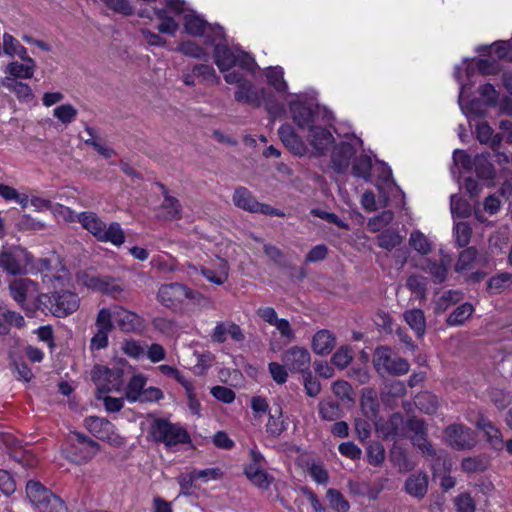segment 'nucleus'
I'll use <instances>...</instances> for the list:
<instances>
[{"label": "nucleus", "mask_w": 512, "mask_h": 512, "mask_svg": "<svg viewBox=\"0 0 512 512\" xmlns=\"http://www.w3.org/2000/svg\"><path fill=\"white\" fill-rule=\"evenodd\" d=\"M54 116L64 124H69L77 116V110L71 104H63L53 111Z\"/></svg>", "instance_id": "obj_55"}, {"label": "nucleus", "mask_w": 512, "mask_h": 512, "mask_svg": "<svg viewBox=\"0 0 512 512\" xmlns=\"http://www.w3.org/2000/svg\"><path fill=\"white\" fill-rule=\"evenodd\" d=\"M196 292L180 283H170L159 288L157 298L168 308H175L185 299H194Z\"/></svg>", "instance_id": "obj_10"}, {"label": "nucleus", "mask_w": 512, "mask_h": 512, "mask_svg": "<svg viewBox=\"0 0 512 512\" xmlns=\"http://www.w3.org/2000/svg\"><path fill=\"white\" fill-rule=\"evenodd\" d=\"M319 415L327 421H334L340 416L339 405L333 401L321 402L319 404Z\"/></svg>", "instance_id": "obj_51"}, {"label": "nucleus", "mask_w": 512, "mask_h": 512, "mask_svg": "<svg viewBox=\"0 0 512 512\" xmlns=\"http://www.w3.org/2000/svg\"><path fill=\"white\" fill-rule=\"evenodd\" d=\"M335 346V337L328 330L318 331L312 339V349L318 355L329 354Z\"/></svg>", "instance_id": "obj_27"}, {"label": "nucleus", "mask_w": 512, "mask_h": 512, "mask_svg": "<svg viewBox=\"0 0 512 512\" xmlns=\"http://www.w3.org/2000/svg\"><path fill=\"white\" fill-rule=\"evenodd\" d=\"M228 336L236 342H241L245 338L239 325L225 321L217 323L211 334V340L214 343H223Z\"/></svg>", "instance_id": "obj_21"}, {"label": "nucleus", "mask_w": 512, "mask_h": 512, "mask_svg": "<svg viewBox=\"0 0 512 512\" xmlns=\"http://www.w3.org/2000/svg\"><path fill=\"white\" fill-rule=\"evenodd\" d=\"M233 203L240 209L251 213L283 217L284 213L268 204L260 203L245 187H238L233 194Z\"/></svg>", "instance_id": "obj_9"}, {"label": "nucleus", "mask_w": 512, "mask_h": 512, "mask_svg": "<svg viewBox=\"0 0 512 512\" xmlns=\"http://www.w3.org/2000/svg\"><path fill=\"white\" fill-rule=\"evenodd\" d=\"M103 2L109 9L124 16L132 15L134 12L129 0H103Z\"/></svg>", "instance_id": "obj_58"}, {"label": "nucleus", "mask_w": 512, "mask_h": 512, "mask_svg": "<svg viewBox=\"0 0 512 512\" xmlns=\"http://www.w3.org/2000/svg\"><path fill=\"white\" fill-rule=\"evenodd\" d=\"M429 477L424 472H416L407 477L404 491L411 497L421 500L428 492Z\"/></svg>", "instance_id": "obj_17"}, {"label": "nucleus", "mask_w": 512, "mask_h": 512, "mask_svg": "<svg viewBox=\"0 0 512 512\" xmlns=\"http://www.w3.org/2000/svg\"><path fill=\"white\" fill-rule=\"evenodd\" d=\"M283 144L296 155H303L306 151V146L303 140L296 134L294 128L289 124H283L278 130Z\"/></svg>", "instance_id": "obj_22"}, {"label": "nucleus", "mask_w": 512, "mask_h": 512, "mask_svg": "<svg viewBox=\"0 0 512 512\" xmlns=\"http://www.w3.org/2000/svg\"><path fill=\"white\" fill-rule=\"evenodd\" d=\"M471 227L465 222H458L455 225V237L460 247H465L470 242Z\"/></svg>", "instance_id": "obj_61"}, {"label": "nucleus", "mask_w": 512, "mask_h": 512, "mask_svg": "<svg viewBox=\"0 0 512 512\" xmlns=\"http://www.w3.org/2000/svg\"><path fill=\"white\" fill-rule=\"evenodd\" d=\"M353 360V350L350 346H341L332 356L331 362L339 369L346 368Z\"/></svg>", "instance_id": "obj_45"}, {"label": "nucleus", "mask_w": 512, "mask_h": 512, "mask_svg": "<svg viewBox=\"0 0 512 512\" xmlns=\"http://www.w3.org/2000/svg\"><path fill=\"white\" fill-rule=\"evenodd\" d=\"M477 256V251L475 248L470 247L463 250L458 258V261L455 265V269L457 272H462L471 268L472 263L475 261Z\"/></svg>", "instance_id": "obj_50"}, {"label": "nucleus", "mask_w": 512, "mask_h": 512, "mask_svg": "<svg viewBox=\"0 0 512 512\" xmlns=\"http://www.w3.org/2000/svg\"><path fill=\"white\" fill-rule=\"evenodd\" d=\"M461 467L465 472H482L487 467V462L483 457H467L462 460Z\"/></svg>", "instance_id": "obj_56"}, {"label": "nucleus", "mask_w": 512, "mask_h": 512, "mask_svg": "<svg viewBox=\"0 0 512 512\" xmlns=\"http://www.w3.org/2000/svg\"><path fill=\"white\" fill-rule=\"evenodd\" d=\"M307 131V141L320 153L326 151L334 142L331 131L325 127L316 125V123L308 128Z\"/></svg>", "instance_id": "obj_19"}, {"label": "nucleus", "mask_w": 512, "mask_h": 512, "mask_svg": "<svg viewBox=\"0 0 512 512\" xmlns=\"http://www.w3.org/2000/svg\"><path fill=\"white\" fill-rule=\"evenodd\" d=\"M349 492L355 496L368 497L375 500L380 490L374 489L369 482L361 479H351L347 483Z\"/></svg>", "instance_id": "obj_31"}, {"label": "nucleus", "mask_w": 512, "mask_h": 512, "mask_svg": "<svg viewBox=\"0 0 512 512\" xmlns=\"http://www.w3.org/2000/svg\"><path fill=\"white\" fill-rule=\"evenodd\" d=\"M11 297L21 306L28 299H37L39 294L38 284L29 278L14 279L9 285Z\"/></svg>", "instance_id": "obj_15"}, {"label": "nucleus", "mask_w": 512, "mask_h": 512, "mask_svg": "<svg viewBox=\"0 0 512 512\" xmlns=\"http://www.w3.org/2000/svg\"><path fill=\"white\" fill-rule=\"evenodd\" d=\"M473 165L475 166V171L479 178L485 180H491L494 178L495 169L488 156L484 154L477 155L473 160Z\"/></svg>", "instance_id": "obj_35"}, {"label": "nucleus", "mask_w": 512, "mask_h": 512, "mask_svg": "<svg viewBox=\"0 0 512 512\" xmlns=\"http://www.w3.org/2000/svg\"><path fill=\"white\" fill-rule=\"evenodd\" d=\"M476 427L483 432L486 442L496 451L504 448V439L501 430L486 417L477 420Z\"/></svg>", "instance_id": "obj_18"}, {"label": "nucleus", "mask_w": 512, "mask_h": 512, "mask_svg": "<svg viewBox=\"0 0 512 512\" xmlns=\"http://www.w3.org/2000/svg\"><path fill=\"white\" fill-rule=\"evenodd\" d=\"M282 363L292 372L305 374L310 371L311 356L309 351L300 346H293L283 352Z\"/></svg>", "instance_id": "obj_12"}, {"label": "nucleus", "mask_w": 512, "mask_h": 512, "mask_svg": "<svg viewBox=\"0 0 512 512\" xmlns=\"http://www.w3.org/2000/svg\"><path fill=\"white\" fill-rule=\"evenodd\" d=\"M512 285V275L508 273L500 274L493 277L488 282V290L491 293H500L501 291Z\"/></svg>", "instance_id": "obj_49"}, {"label": "nucleus", "mask_w": 512, "mask_h": 512, "mask_svg": "<svg viewBox=\"0 0 512 512\" xmlns=\"http://www.w3.org/2000/svg\"><path fill=\"white\" fill-rule=\"evenodd\" d=\"M84 425L95 437L115 447L125 443L124 438L116 432L115 426L105 418L89 416L84 420Z\"/></svg>", "instance_id": "obj_8"}, {"label": "nucleus", "mask_w": 512, "mask_h": 512, "mask_svg": "<svg viewBox=\"0 0 512 512\" xmlns=\"http://www.w3.org/2000/svg\"><path fill=\"white\" fill-rule=\"evenodd\" d=\"M113 312L108 308H102L99 310L95 326L99 330L111 332L113 329Z\"/></svg>", "instance_id": "obj_54"}, {"label": "nucleus", "mask_w": 512, "mask_h": 512, "mask_svg": "<svg viewBox=\"0 0 512 512\" xmlns=\"http://www.w3.org/2000/svg\"><path fill=\"white\" fill-rule=\"evenodd\" d=\"M391 461L398 468L399 472H408L415 467V463L409 459L402 449H397L392 452Z\"/></svg>", "instance_id": "obj_48"}, {"label": "nucleus", "mask_w": 512, "mask_h": 512, "mask_svg": "<svg viewBox=\"0 0 512 512\" xmlns=\"http://www.w3.org/2000/svg\"><path fill=\"white\" fill-rule=\"evenodd\" d=\"M237 102L247 103L255 106L260 104V95L249 80L241 82L235 92Z\"/></svg>", "instance_id": "obj_28"}, {"label": "nucleus", "mask_w": 512, "mask_h": 512, "mask_svg": "<svg viewBox=\"0 0 512 512\" xmlns=\"http://www.w3.org/2000/svg\"><path fill=\"white\" fill-rule=\"evenodd\" d=\"M266 78L268 83L277 91L285 92L287 90V83L284 80V71L282 67H270L267 69Z\"/></svg>", "instance_id": "obj_39"}, {"label": "nucleus", "mask_w": 512, "mask_h": 512, "mask_svg": "<svg viewBox=\"0 0 512 512\" xmlns=\"http://www.w3.org/2000/svg\"><path fill=\"white\" fill-rule=\"evenodd\" d=\"M373 365L378 374L404 375L409 371L408 361L395 354L389 347H377L373 354Z\"/></svg>", "instance_id": "obj_3"}, {"label": "nucleus", "mask_w": 512, "mask_h": 512, "mask_svg": "<svg viewBox=\"0 0 512 512\" xmlns=\"http://www.w3.org/2000/svg\"><path fill=\"white\" fill-rule=\"evenodd\" d=\"M293 122L302 130L310 128L316 123V109L308 105L295 95V98L288 102Z\"/></svg>", "instance_id": "obj_13"}, {"label": "nucleus", "mask_w": 512, "mask_h": 512, "mask_svg": "<svg viewBox=\"0 0 512 512\" xmlns=\"http://www.w3.org/2000/svg\"><path fill=\"white\" fill-rule=\"evenodd\" d=\"M146 377L142 374L134 375L127 384L126 398L130 402H137L141 398V393L145 389Z\"/></svg>", "instance_id": "obj_34"}, {"label": "nucleus", "mask_w": 512, "mask_h": 512, "mask_svg": "<svg viewBox=\"0 0 512 512\" xmlns=\"http://www.w3.org/2000/svg\"><path fill=\"white\" fill-rule=\"evenodd\" d=\"M474 308L470 303H464L458 306L447 318V324L450 326L462 325L473 313Z\"/></svg>", "instance_id": "obj_40"}, {"label": "nucleus", "mask_w": 512, "mask_h": 512, "mask_svg": "<svg viewBox=\"0 0 512 512\" xmlns=\"http://www.w3.org/2000/svg\"><path fill=\"white\" fill-rule=\"evenodd\" d=\"M271 377L277 384H284L288 379L287 367L284 364L277 362H271L268 365Z\"/></svg>", "instance_id": "obj_64"}, {"label": "nucleus", "mask_w": 512, "mask_h": 512, "mask_svg": "<svg viewBox=\"0 0 512 512\" xmlns=\"http://www.w3.org/2000/svg\"><path fill=\"white\" fill-rule=\"evenodd\" d=\"M416 406L426 414H433L437 409V400L435 396L423 394L416 398Z\"/></svg>", "instance_id": "obj_60"}, {"label": "nucleus", "mask_w": 512, "mask_h": 512, "mask_svg": "<svg viewBox=\"0 0 512 512\" xmlns=\"http://www.w3.org/2000/svg\"><path fill=\"white\" fill-rule=\"evenodd\" d=\"M421 269L431 274L435 283H442L447 276L448 265L443 261H433L426 259L421 266Z\"/></svg>", "instance_id": "obj_33"}, {"label": "nucleus", "mask_w": 512, "mask_h": 512, "mask_svg": "<svg viewBox=\"0 0 512 512\" xmlns=\"http://www.w3.org/2000/svg\"><path fill=\"white\" fill-rule=\"evenodd\" d=\"M80 283L89 289L101 291L105 276H98L94 273L83 272L78 276Z\"/></svg>", "instance_id": "obj_57"}, {"label": "nucleus", "mask_w": 512, "mask_h": 512, "mask_svg": "<svg viewBox=\"0 0 512 512\" xmlns=\"http://www.w3.org/2000/svg\"><path fill=\"white\" fill-rule=\"evenodd\" d=\"M91 379L96 385L97 395L119 391L123 384V371L120 368H107L96 365L91 370Z\"/></svg>", "instance_id": "obj_6"}, {"label": "nucleus", "mask_w": 512, "mask_h": 512, "mask_svg": "<svg viewBox=\"0 0 512 512\" xmlns=\"http://www.w3.org/2000/svg\"><path fill=\"white\" fill-rule=\"evenodd\" d=\"M492 50L494 54L500 59L508 57L512 52V41H497L491 46H481L479 51Z\"/></svg>", "instance_id": "obj_52"}, {"label": "nucleus", "mask_w": 512, "mask_h": 512, "mask_svg": "<svg viewBox=\"0 0 512 512\" xmlns=\"http://www.w3.org/2000/svg\"><path fill=\"white\" fill-rule=\"evenodd\" d=\"M212 45H214V61L219 70L222 72L230 70L235 65L236 49L229 48L224 34L222 39L217 38Z\"/></svg>", "instance_id": "obj_16"}, {"label": "nucleus", "mask_w": 512, "mask_h": 512, "mask_svg": "<svg viewBox=\"0 0 512 512\" xmlns=\"http://www.w3.org/2000/svg\"><path fill=\"white\" fill-rule=\"evenodd\" d=\"M201 274L211 283L224 284L229 277V264L224 259H218L212 267H201Z\"/></svg>", "instance_id": "obj_25"}, {"label": "nucleus", "mask_w": 512, "mask_h": 512, "mask_svg": "<svg viewBox=\"0 0 512 512\" xmlns=\"http://www.w3.org/2000/svg\"><path fill=\"white\" fill-rule=\"evenodd\" d=\"M274 413H270V418L266 425L267 432L273 436H279L284 431L283 422L280 420L282 416V408L276 405L273 409Z\"/></svg>", "instance_id": "obj_47"}, {"label": "nucleus", "mask_w": 512, "mask_h": 512, "mask_svg": "<svg viewBox=\"0 0 512 512\" xmlns=\"http://www.w3.org/2000/svg\"><path fill=\"white\" fill-rule=\"evenodd\" d=\"M193 74L196 77L202 78L203 81H207L208 83H214L218 81L214 68L207 64L195 65L193 68Z\"/></svg>", "instance_id": "obj_62"}, {"label": "nucleus", "mask_w": 512, "mask_h": 512, "mask_svg": "<svg viewBox=\"0 0 512 512\" xmlns=\"http://www.w3.org/2000/svg\"><path fill=\"white\" fill-rule=\"evenodd\" d=\"M394 218V213L391 210H385L380 214L370 218L367 226L371 232H379L388 226Z\"/></svg>", "instance_id": "obj_43"}, {"label": "nucleus", "mask_w": 512, "mask_h": 512, "mask_svg": "<svg viewBox=\"0 0 512 512\" xmlns=\"http://www.w3.org/2000/svg\"><path fill=\"white\" fill-rule=\"evenodd\" d=\"M450 208L452 214L458 217H467L470 214L469 205L455 194L450 197Z\"/></svg>", "instance_id": "obj_63"}, {"label": "nucleus", "mask_w": 512, "mask_h": 512, "mask_svg": "<svg viewBox=\"0 0 512 512\" xmlns=\"http://www.w3.org/2000/svg\"><path fill=\"white\" fill-rule=\"evenodd\" d=\"M24 63H20L17 61H12L7 64V66L4 69L5 74L12 76L15 79H30L33 77L35 68H36V62L34 59L26 56L25 59H21Z\"/></svg>", "instance_id": "obj_23"}, {"label": "nucleus", "mask_w": 512, "mask_h": 512, "mask_svg": "<svg viewBox=\"0 0 512 512\" xmlns=\"http://www.w3.org/2000/svg\"><path fill=\"white\" fill-rule=\"evenodd\" d=\"M36 512H67L65 503L55 494L48 496L39 505Z\"/></svg>", "instance_id": "obj_46"}, {"label": "nucleus", "mask_w": 512, "mask_h": 512, "mask_svg": "<svg viewBox=\"0 0 512 512\" xmlns=\"http://www.w3.org/2000/svg\"><path fill=\"white\" fill-rule=\"evenodd\" d=\"M329 505L337 512H348L350 505L340 491L330 488L326 494Z\"/></svg>", "instance_id": "obj_44"}, {"label": "nucleus", "mask_w": 512, "mask_h": 512, "mask_svg": "<svg viewBox=\"0 0 512 512\" xmlns=\"http://www.w3.org/2000/svg\"><path fill=\"white\" fill-rule=\"evenodd\" d=\"M31 261V254L21 246L3 247L0 250V267L9 275L25 274Z\"/></svg>", "instance_id": "obj_5"}, {"label": "nucleus", "mask_w": 512, "mask_h": 512, "mask_svg": "<svg viewBox=\"0 0 512 512\" xmlns=\"http://www.w3.org/2000/svg\"><path fill=\"white\" fill-rule=\"evenodd\" d=\"M77 222L90 232L98 241L109 242L121 246L125 242V234L118 222H111L109 226L94 212L85 211L76 215Z\"/></svg>", "instance_id": "obj_1"}, {"label": "nucleus", "mask_w": 512, "mask_h": 512, "mask_svg": "<svg viewBox=\"0 0 512 512\" xmlns=\"http://www.w3.org/2000/svg\"><path fill=\"white\" fill-rule=\"evenodd\" d=\"M38 303L43 310H47L58 318H63L77 311L80 298L72 291L60 290L51 294H41L38 297Z\"/></svg>", "instance_id": "obj_2"}, {"label": "nucleus", "mask_w": 512, "mask_h": 512, "mask_svg": "<svg viewBox=\"0 0 512 512\" xmlns=\"http://www.w3.org/2000/svg\"><path fill=\"white\" fill-rule=\"evenodd\" d=\"M151 435L155 441L162 442L167 447L190 442V436L186 429L164 418H157L152 423Z\"/></svg>", "instance_id": "obj_4"}, {"label": "nucleus", "mask_w": 512, "mask_h": 512, "mask_svg": "<svg viewBox=\"0 0 512 512\" xmlns=\"http://www.w3.org/2000/svg\"><path fill=\"white\" fill-rule=\"evenodd\" d=\"M355 155L354 147L349 143H340L332 152V164L336 172L342 173L349 167L351 158Z\"/></svg>", "instance_id": "obj_24"}, {"label": "nucleus", "mask_w": 512, "mask_h": 512, "mask_svg": "<svg viewBox=\"0 0 512 512\" xmlns=\"http://www.w3.org/2000/svg\"><path fill=\"white\" fill-rule=\"evenodd\" d=\"M121 350L127 356L138 359L145 355V347L133 339H126L121 344Z\"/></svg>", "instance_id": "obj_53"}, {"label": "nucleus", "mask_w": 512, "mask_h": 512, "mask_svg": "<svg viewBox=\"0 0 512 512\" xmlns=\"http://www.w3.org/2000/svg\"><path fill=\"white\" fill-rule=\"evenodd\" d=\"M69 442L75 450L71 458L76 462L89 461L99 450L97 442L81 433H71L69 436Z\"/></svg>", "instance_id": "obj_14"}, {"label": "nucleus", "mask_w": 512, "mask_h": 512, "mask_svg": "<svg viewBox=\"0 0 512 512\" xmlns=\"http://www.w3.org/2000/svg\"><path fill=\"white\" fill-rule=\"evenodd\" d=\"M162 190L164 200L160 206L163 211V219L178 220L182 217V207L178 199L169 195L167 188L163 184H159Z\"/></svg>", "instance_id": "obj_26"}, {"label": "nucleus", "mask_w": 512, "mask_h": 512, "mask_svg": "<svg viewBox=\"0 0 512 512\" xmlns=\"http://www.w3.org/2000/svg\"><path fill=\"white\" fill-rule=\"evenodd\" d=\"M116 325L124 332H135L142 328L143 321L136 313L118 307L113 311Z\"/></svg>", "instance_id": "obj_20"}, {"label": "nucleus", "mask_w": 512, "mask_h": 512, "mask_svg": "<svg viewBox=\"0 0 512 512\" xmlns=\"http://www.w3.org/2000/svg\"><path fill=\"white\" fill-rule=\"evenodd\" d=\"M404 319L418 337H422L426 331V320L421 309H411L404 313Z\"/></svg>", "instance_id": "obj_32"}, {"label": "nucleus", "mask_w": 512, "mask_h": 512, "mask_svg": "<svg viewBox=\"0 0 512 512\" xmlns=\"http://www.w3.org/2000/svg\"><path fill=\"white\" fill-rule=\"evenodd\" d=\"M372 161L369 156L361 155L355 159L352 165V173L358 178L369 181L371 177Z\"/></svg>", "instance_id": "obj_38"}, {"label": "nucleus", "mask_w": 512, "mask_h": 512, "mask_svg": "<svg viewBox=\"0 0 512 512\" xmlns=\"http://www.w3.org/2000/svg\"><path fill=\"white\" fill-rule=\"evenodd\" d=\"M247 478L255 485L266 488L269 485L268 475L260 465L249 464L244 469Z\"/></svg>", "instance_id": "obj_36"}, {"label": "nucleus", "mask_w": 512, "mask_h": 512, "mask_svg": "<svg viewBox=\"0 0 512 512\" xmlns=\"http://www.w3.org/2000/svg\"><path fill=\"white\" fill-rule=\"evenodd\" d=\"M2 49L3 53L11 58L25 59L27 56V49L9 33L3 34Z\"/></svg>", "instance_id": "obj_30"}, {"label": "nucleus", "mask_w": 512, "mask_h": 512, "mask_svg": "<svg viewBox=\"0 0 512 512\" xmlns=\"http://www.w3.org/2000/svg\"><path fill=\"white\" fill-rule=\"evenodd\" d=\"M411 247L422 255H427L432 250V245L427 237L420 231H414L409 238Z\"/></svg>", "instance_id": "obj_42"}, {"label": "nucleus", "mask_w": 512, "mask_h": 512, "mask_svg": "<svg viewBox=\"0 0 512 512\" xmlns=\"http://www.w3.org/2000/svg\"><path fill=\"white\" fill-rule=\"evenodd\" d=\"M185 31L192 36H203L207 44H213L217 38H223V28L208 24L199 15L188 13L184 16Z\"/></svg>", "instance_id": "obj_7"}, {"label": "nucleus", "mask_w": 512, "mask_h": 512, "mask_svg": "<svg viewBox=\"0 0 512 512\" xmlns=\"http://www.w3.org/2000/svg\"><path fill=\"white\" fill-rule=\"evenodd\" d=\"M26 494L35 510L48 496L53 495V493L45 488L42 484L34 481H29L27 483Z\"/></svg>", "instance_id": "obj_29"}, {"label": "nucleus", "mask_w": 512, "mask_h": 512, "mask_svg": "<svg viewBox=\"0 0 512 512\" xmlns=\"http://www.w3.org/2000/svg\"><path fill=\"white\" fill-rule=\"evenodd\" d=\"M303 385L305 393L309 397H316L321 392V384L317 378L312 375L311 371L303 374Z\"/></svg>", "instance_id": "obj_59"}, {"label": "nucleus", "mask_w": 512, "mask_h": 512, "mask_svg": "<svg viewBox=\"0 0 512 512\" xmlns=\"http://www.w3.org/2000/svg\"><path fill=\"white\" fill-rule=\"evenodd\" d=\"M403 238L394 229H386L377 236L378 245L388 251L401 244Z\"/></svg>", "instance_id": "obj_37"}, {"label": "nucleus", "mask_w": 512, "mask_h": 512, "mask_svg": "<svg viewBox=\"0 0 512 512\" xmlns=\"http://www.w3.org/2000/svg\"><path fill=\"white\" fill-rule=\"evenodd\" d=\"M177 51L195 59L207 60L209 57L208 53L193 41L181 42L177 48Z\"/></svg>", "instance_id": "obj_41"}, {"label": "nucleus", "mask_w": 512, "mask_h": 512, "mask_svg": "<svg viewBox=\"0 0 512 512\" xmlns=\"http://www.w3.org/2000/svg\"><path fill=\"white\" fill-rule=\"evenodd\" d=\"M446 442L457 450L471 449L476 440L473 431L462 424H452L444 430Z\"/></svg>", "instance_id": "obj_11"}]
</instances>
